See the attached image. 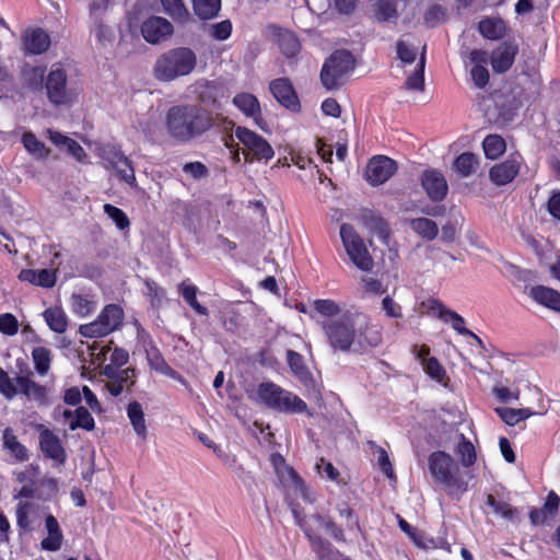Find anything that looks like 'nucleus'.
Instances as JSON below:
<instances>
[{
    "label": "nucleus",
    "instance_id": "18",
    "mask_svg": "<svg viewBox=\"0 0 560 560\" xmlns=\"http://www.w3.org/2000/svg\"><path fill=\"white\" fill-rule=\"evenodd\" d=\"M521 162L517 158H511L493 165L490 168L489 177L498 186L511 183L520 172Z\"/></svg>",
    "mask_w": 560,
    "mask_h": 560
},
{
    "label": "nucleus",
    "instance_id": "19",
    "mask_svg": "<svg viewBox=\"0 0 560 560\" xmlns=\"http://www.w3.org/2000/svg\"><path fill=\"white\" fill-rule=\"evenodd\" d=\"M105 160L124 182L130 186H136L135 168L131 161L122 152L109 151Z\"/></svg>",
    "mask_w": 560,
    "mask_h": 560
},
{
    "label": "nucleus",
    "instance_id": "8",
    "mask_svg": "<svg viewBox=\"0 0 560 560\" xmlns=\"http://www.w3.org/2000/svg\"><path fill=\"white\" fill-rule=\"evenodd\" d=\"M340 237L343 247L352 262L361 270L369 271L373 268V259L369 254L362 238L352 225L343 223L340 226Z\"/></svg>",
    "mask_w": 560,
    "mask_h": 560
},
{
    "label": "nucleus",
    "instance_id": "40",
    "mask_svg": "<svg viewBox=\"0 0 560 560\" xmlns=\"http://www.w3.org/2000/svg\"><path fill=\"white\" fill-rule=\"evenodd\" d=\"M364 224L371 232L376 234L382 241H384L385 243L388 242L390 230L387 222L383 218L374 214L364 215Z\"/></svg>",
    "mask_w": 560,
    "mask_h": 560
},
{
    "label": "nucleus",
    "instance_id": "37",
    "mask_svg": "<svg viewBox=\"0 0 560 560\" xmlns=\"http://www.w3.org/2000/svg\"><path fill=\"white\" fill-rule=\"evenodd\" d=\"M44 318L49 328L58 334L66 331L68 323L63 311L60 307H49L44 312Z\"/></svg>",
    "mask_w": 560,
    "mask_h": 560
},
{
    "label": "nucleus",
    "instance_id": "28",
    "mask_svg": "<svg viewBox=\"0 0 560 560\" xmlns=\"http://www.w3.org/2000/svg\"><path fill=\"white\" fill-rule=\"evenodd\" d=\"M481 35L488 39L497 40L505 35V23L501 19H485L478 25Z\"/></svg>",
    "mask_w": 560,
    "mask_h": 560
},
{
    "label": "nucleus",
    "instance_id": "54",
    "mask_svg": "<svg viewBox=\"0 0 560 560\" xmlns=\"http://www.w3.org/2000/svg\"><path fill=\"white\" fill-rule=\"evenodd\" d=\"M104 212L116 223L118 229L125 230L129 228L130 221L121 209L106 203L104 205Z\"/></svg>",
    "mask_w": 560,
    "mask_h": 560
},
{
    "label": "nucleus",
    "instance_id": "16",
    "mask_svg": "<svg viewBox=\"0 0 560 560\" xmlns=\"http://www.w3.org/2000/svg\"><path fill=\"white\" fill-rule=\"evenodd\" d=\"M421 185L432 201H441L447 195V183L444 175L436 170H425L421 174Z\"/></svg>",
    "mask_w": 560,
    "mask_h": 560
},
{
    "label": "nucleus",
    "instance_id": "34",
    "mask_svg": "<svg viewBox=\"0 0 560 560\" xmlns=\"http://www.w3.org/2000/svg\"><path fill=\"white\" fill-rule=\"evenodd\" d=\"M277 43L281 52L289 58L296 56L301 49L298 37L290 31L279 32Z\"/></svg>",
    "mask_w": 560,
    "mask_h": 560
},
{
    "label": "nucleus",
    "instance_id": "17",
    "mask_svg": "<svg viewBox=\"0 0 560 560\" xmlns=\"http://www.w3.org/2000/svg\"><path fill=\"white\" fill-rule=\"evenodd\" d=\"M38 429L40 430L39 448L43 454L58 464H63L66 462V451L60 439L43 424H39Z\"/></svg>",
    "mask_w": 560,
    "mask_h": 560
},
{
    "label": "nucleus",
    "instance_id": "24",
    "mask_svg": "<svg viewBox=\"0 0 560 560\" xmlns=\"http://www.w3.org/2000/svg\"><path fill=\"white\" fill-rule=\"evenodd\" d=\"M515 57V49L512 46L501 45L491 54V66L494 72L503 73L508 71Z\"/></svg>",
    "mask_w": 560,
    "mask_h": 560
},
{
    "label": "nucleus",
    "instance_id": "5",
    "mask_svg": "<svg viewBox=\"0 0 560 560\" xmlns=\"http://www.w3.org/2000/svg\"><path fill=\"white\" fill-rule=\"evenodd\" d=\"M197 65L196 54L187 47H177L162 54L155 61L153 74L156 80L171 82L188 75Z\"/></svg>",
    "mask_w": 560,
    "mask_h": 560
},
{
    "label": "nucleus",
    "instance_id": "38",
    "mask_svg": "<svg viewBox=\"0 0 560 560\" xmlns=\"http://www.w3.org/2000/svg\"><path fill=\"white\" fill-rule=\"evenodd\" d=\"M178 292L182 294L185 302L198 314L208 315L207 307L202 306L197 301V288L192 284H188L186 281H183L177 287Z\"/></svg>",
    "mask_w": 560,
    "mask_h": 560
},
{
    "label": "nucleus",
    "instance_id": "59",
    "mask_svg": "<svg viewBox=\"0 0 560 560\" xmlns=\"http://www.w3.org/2000/svg\"><path fill=\"white\" fill-rule=\"evenodd\" d=\"M287 360H288V363H289L292 372L295 375L302 376L305 374L306 368L303 364V358L300 353H298L293 350H288L287 351Z\"/></svg>",
    "mask_w": 560,
    "mask_h": 560
},
{
    "label": "nucleus",
    "instance_id": "44",
    "mask_svg": "<svg viewBox=\"0 0 560 560\" xmlns=\"http://www.w3.org/2000/svg\"><path fill=\"white\" fill-rule=\"evenodd\" d=\"M75 417L69 422L70 430H77L78 428L86 431H92L95 428V422L89 410L84 407H78L74 410Z\"/></svg>",
    "mask_w": 560,
    "mask_h": 560
},
{
    "label": "nucleus",
    "instance_id": "31",
    "mask_svg": "<svg viewBox=\"0 0 560 560\" xmlns=\"http://www.w3.org/2000/svg\"><path fill=\"white\" fill-rule=\"evenodd\" d=\"M425 50H427V45H423L417 67L413 71V73H411L407 78V81L405 83V86L408 90H416V91L424 90Z\"/></svg>",
    "mask_w": 560,
    "mask_h": 560
},
{
    "label": "nucleus",
    "instance_id": "57",
    "mask_svg": "<svg viewBox=\"0 0 560 560\" xmlns=\"http://www.w3.org/2000/svg\"><path fill=\"white\" fill-rule=\"evenodd\" d=\"M33 505L28 502H20L16 508V522L20 528L27 530L30 529L28 514L32 511Z\"/></svg>",
    "mask_w": 560,
    "mask_h": 560
},
{
    "label": "nucleus",
    "instance_id": "56",
    "mask_svg": "<svg viewBox=\"0 0 560 560\" xmlns=\"http://www.w3.org/2000/svg\"><path fill=\"white\" fill-rule=\"evenodd\" d=\"M313 305L324 316L334 317L340 313V306L332 300H316Z\"/></svg>",
    "mask_w": 560,
    "mask_h": 560
},
{
    "label": "nucleus",
    "instance_id": "27",
    "mask_svg": "<svg viewBox=\"0 0 560 560\" xmlns=\"http://www.w3.org/2000/svg\"><path fill=\"white\" fill-rule=\"evenodd\" d=\"M46 528L48 537L42 540V548L49 551H57L61 547L62 533L55 516L46 517Z\"/></svg>",
    "mask_w": 560,
    "mask_h": 560
},
{
    "label": "nucleus",
    "instance_id": "55",
    "mask_svg": "<svg viewBox=\"0 0 560 560\" xmlns=\"http://www.w3.org/2000/svg\"><path fill=\"white\" fill-rule=\"evenodd\" d=\"M396 49L398 58L404 63H412L416 60L417 49L412 44L406 40H398L396 44Z\"/></svg>",
    "mask_w": 560,
    "mask_h": 560
},
{
    "label": "nucleus",
    "instance_id": "2",
    "mask_svg": "<svg viewBox=\"0 0 560 560\" xmlns=\"http://www.w3.org/2000/svg\"><path fill=\"white\" fill-rule=\"evenodd\" d=\"M213 124L212 114L195 104L172 106L165 118L168 136L180 143L201 137L213 127Z\"/></svg>",
    "mask_w": 560,
    "mask_h": 560
},
{
    "label": "nucleus",
    "instance_id": "47",
    "mask_svg": "<svg viewBox=\"0 0 560 560\" xmlns=\"http://www.w3.org/2000/svg\"><path fill=\"white\" fill-rule=\"evenodd\" d=\"M487 504L493 509L495 514L509 521L514 520L517 514L515 508L504 501H498L492 494L487 495Z\"/></svg>",
    "mask_w": 560,
    "mask_h": 560
},
{
    "label": "nucleus",
    "instance_id": "1",
    "mask_svg": "<svg viewBox=\"0 0 560 560\" xmlns=\"http://www.w3.org/2000/svg\"><path fill=\"white\" fill-rule=\"evenodd\" d=\"M327 341L334 351H365L381 342L378 330L361 313L347 312L322 324Z\"/></svg>",
    "mask_w": 560,
    "mask_h": 560
},
{
    "label": "nucleus",
    "instance_id": "14",
    "mask_svg": "<svg viewBox=\"0 0 560 560\" xmlns=\"http://www.w3.org/2000/svg\"><path fill=\"white\" fill-rule=\"evenodd\" d=\"M174 32L172 23L162 16H150L141 25V34L150 44H159Z\"/></svg>",
    "mask_w": 560,
    "mask_h": 560
},
{
    "label": "nucleus",
    "instance_id": "9",
    "mask_svg": "<svg viewBox=\"0 0 560 560\" xmlns=\"http://www.w3.org/2000/svg\"><path fill=\"white\" fill-rule=\"evenodd\" d=\"M122 318V310L115 304H109L104 307L96 320L81 325L79 332L86 338L106 336L120 326Z\"/></svg>",
    "mask_w": 560,
    "mask_h": 560
},
{
    "label": "nucleus",
    "instance_id": "35",
    "mask_svg": "<svg viewBox=\"0 0 560 560\" xmlns=\"http://www.w3.org/2000/svg\"><path fill=\"white\" fill-rule=\"evenodd\" d=\"M279 472L284 483L289 485L294 490L299 491L304 500H311L307 487L305 486L303 479L292 467L284 466L283 470Z\"/></svg>",
    "mask_w": 560,
    "mask_h": 560
},
{
    "label": "nucleus",
    "instance_id": "46",
    "mask_svg": "<svg viewBox=\"0 0 560 560\" xmlns=\"http://www.w3.org/2000/svg\"><path fill=\"white\" fill-rule=\"evenodd\" d=\"M368 444L370 445V448L373 451V453L377 455V464L380 469L386 475L387 478H394V469L387 452L373 441H369Z\"/></svg>",
    "mask_w": 560,
    "mask_h": 560
},
{
    "label": "nucleus",
    "instance_id": "13",
    "mask_svg": "<svg viewBox=\"0 0 560 560\" xmlns=\"http://www.w3.org/2000/svg\"><path fill=\"white\" fill-rule=\"evenodd\" d=\"M45 86L47 96L52 104L62 105L69 102L67 75L58 65H55L48 73Z\"/></svg>",
    "mask_w": 560,
    "mask_h": 560
},
{
    "label": "nucleus",
    "instance_id": "26",
    "mask_svg": "<svg viewBox=\"0 0 560 560\" xmlns=\"http://www.w3.org/2000/svg\"><path fill=\"white\" fill-rule=\"evenodd\" d=\"M50 45V38L43 30H33L24 36L25 50L37 55L47 50Z\"/></svg>",
    "mask_w": 560,
    "mask_h": 560
},
{
    "label": "nucleus",
    "instance_id": "11",
    "mask_svg": "<svg viewBox=\"0 0 560 560\" xmlns=\"http://www.w3.org/2000/svg\"><path fill=\"white\" fill-rule=\"evenodd\" d=\"M112 0H93L89 4V15L92 22V32L101 45L105 46L114 40L113 30L105 24L104 16Z\"/></svg>",
    "mask_w": 560,
    "mask_h": 560
},
{
    "label": "nucleus",
    "instance_id": "58",
    "mask_svg": "<svg viewBox=\"0 0 560 560\" xmlns=\"http://www.w3.org/2000/svg\"><path fill=\"white\" fill-rule=\"evenodd\" d=\"M71 304L73 311L79 315H88L93 311V302L89 301L81 294H72Z\"/></svg>",
    "mask_w": 560,
    "mask_h": 560
},
{
    "label": "nucleus",
    "instance_id": "33",
    "mask_svg": "<svg viewBox=\"0 0 560 560\" xmlns=\"http://www.w3.org/2000/svg\"><path fill=\"white\" fill-rule=\"evenodd\" d=\"M128 418L139 438L145 440L147 438V427L144 420V413L141 405L138 401H132L128 405L127 408Z\"/></svg>",
    "mask_w": 560,
    "mask_h": 560
},
{
    "label": "nucleus",
    "instance_id": "49",
    "mask_svg": "<svg viewBox=\"0 0 560 560\" xmlns=\"http://www.w3.org/2000/svg\"><path fill=\"white\" fill-rule=\"evenodd\" d=\"M307 537L313 541L316 548V552L320 560H339L340 553L330 548L329 544L324 542L319 537L312 536L308 530L305 529Z\"/></svg>",
    "mask_w": 560,
    "mask_h": 560
},
{
    "label": "nucleus",
    "instance_id": "3",
    "mask_svg": "<svg viewBox=\"0 0 560 560\" xmlns=\"http://www.w3.org/2000/svg\"><path fill=\"white\" fill-rule=\"evenodd\" d=\"M18 371L9 375L0 368V393L7 399L22 396L28 401H36L39 405L47 404L48 388L34 380V372L25 361H16Z\"/></svg>",
    "mask_w": 560,
    "mask_h": 560
},
{
    "label": "nucleus",
    "instance_id": "25",
    "mask_svg": "<svg viewBox=\"0 0 560 560\" xmlns=\"http://www.w3.org/2000/svg\"><path fill=\"white\" fill-rule=\"evenodd\" d=\"M529 295L539 304L560 312V293L553 289L536 285L530 289Z\"/></svg>",
    "mask_w": 560,
    "mask_h": 560
},
{
    "label": "nucleus",
    "instance_id": "29",
    "mask_svg": "<svg viewBox=\"0 0 560 560\" xmlns=\"http://www.w3.org/2000/svg\"><path fill=\"white\" fill-rule=\"evenodd\" d=\"M409 224L413 232L427 241H433L439 234V226L431 219L416 218L411 219Z\"/></svg>",
    "mask_w": 560,
    "mask_h": 560
},
{
    "label": "nucleus",
    "instance_id": "7",
    "mask_svg": "<svg viewBox=\"0 0 560 560\" xmlns=\"http://www.w3.org/2000/svg\"><path fill=\"white\" fill-rule=\"evenodd\" d=\"M257 395L264 405L279 412L301 413L307 409L304 400L272 382L259 384Z\"/></svg>",
    "mask_w": 560,
    "mask_h": 560
},
{
    "label": "nucleus",
    "instance_id": "21",
    "mask_svg": "<svg viewBox=\"0 0 560 560\" xmlns=\"http://www.w3.org/2000/svg\"><path fill=\"white\" fill-rule=\"evenodd\" d=\"M19 279L34 285L52 288L56 283V271L49 269H23L19 273Z\"/></svg>",
    "mask_w": 560,
    "mask_h": 560
},
{
    "label": "nucleus",
    "instance_id": "43",
    "mask_svg": "<svg viewBox=\"0 0 560 560\" xmlns=\"http://www.w3.org/2000/svg\"><path fill=\"white\" fill-rule=\"evenodd\" d=\"M454 167L463 177H467L477 171V156L474 153L465 152L455 160Z\"/></svg>",
    "mask_w": 560,
    "mask_h": 560
},
{
    "label": "nucleus",
    "instance_id": "52",
    "mask_svg": "<svg viewBox=\"0 0 560 560\" xmlns=\"http://www.w3.org/2000/svg\"><path fill=\"white\" fill-rule=\"evenodd\" d=\"M376 19L380 22H388L397 19L396 5L389 0H378L376 3Z\"/></svg>",
    "mask_w": 560,
    "mask_h": 560
},
{
    "label": "nucleus",
    "instance_id": "4",
    "mask_svg": "<svg viewBox=\"0 0 560 560\" xmlns=\"http://www.w3.org/2000/svg\"><path fill=\"white\" fill-rule=\"evenodd\" d=\"M429 471L434 483L442 486L447 494L459 498L468 489L460 468L453 456L444 451H435L428 458Z\"/></svg>",
    "mask_w": 560,
    "mask_h": 560
},
{
    "label": "nucleus",
    "instance_id": "48",
    "mask_svg": "<svg viewBox=\"0 0 560 560\" xmlns=\"http://www.w3.org/2000/svg\"><path fill=\"white\" fill-rule=\"evenodd\" d=\"M312 522L318 528H324L327 533H329L336 540L345 541L343 532L339 528L336 523L327 517H324L319 514H315L312 516Z\"/></svg>",
    "mask_w": 560,
    "mask_h": 560
},
{
    "label": "nucleus",
    "instance_id": "50",
    "mask_svg": "<svg viewBox=\"0 0 560 560\" xmlns=\"http://www.w3.org/2000/svg\"><path fill=\"white\" fill-rule=\"evenodd\" d=\"M315 469L319 475L326 476L331 481H335L343 486L347 485V481L340 478L339 470L330 462H327L323 457L316 462Z\"/></svg>",
    "mask_w": 560,
    "mask_h": 560
},
{
    "label": "nucleus",
    "instance_id": "63",
    "mask_svg": "<svg viewBox=\"0 0 560 560\" xmlns=\"http://www.w3.org/2000/svg\"><path fill=\"white\" fill-rule=\"evenodd\" d=\"M183 171L187 174H190L195 178H201L208 174L206 165L201 162L186 163L183 167Z\"/></svg>",
    "mask_w": 560,
    "mask_h": 560
},
{
    "label": "nucleus",
    "instance_id": "53",
    "mask_svg": "<svg viewBox=\"0 0 560 560\" xmlns=\"http://www.w3.org/2000/svg\"><path fill=\"white\" fill-rule=\"evenodd\" d=\"M447 16V11L444 7L440 4H433L428 8L423 15V20L425 25L429 27H434L438 24L444 22Z\"/></svg>",
    "mask_w": 560,
    "mask_h": 560
},
{
    "label": "nucleus",
    "instance_id": "12",
    "mask_svg": "<svg viewBox=\"0 0 560 560\" xmlns=\"http://www.w3.org/2000/svg\"><path fill=\"white\" fill-rule=\"evenodd\" d=\"M397 171V163L385 155H377L370 160L365 168V178L373 185H382Z\"/></svg>",
    "mask_w": 560,
    "mask_h": 560
},
{
    "label": "nucleus",
    "instance_id": "60",
    "mask_svg": "<svg viewBox=\"0 0 560 560\" xmlns=\"http://www.w3.org/2000/svg\"><path fill=\"white\" fill-rule=\"evenodd\" d=\"M423 368L425 372L433 378L441 381L445 375V370L439 363L435 358L425 359L423 362Z\"/></svg>",
    "mask_w": 560,
    "mask_h": 560
},
{
    "label": "nucleus",
    "instance_id": "6",
    "mask_svg": "<svg viewBox=\"0 0 560 560\" xmlns=\"http://www.w3.org/2000/svg\"><path fill=\"white\" fill-rule=\"evenodd\" d=\"M355 68V58L347 49H337L325 60L320 70V82L328 90L342 86Z\"/></svg>",
    "mask_w": 560,
    "mask_h": 560
},
{
    "label": "nucleus",
    "instance_id": "20",
    "mask_svg": "<svg viewBox=\"0 0 560 560\" xmlns=\"http://www.w3.org/2000/svg\"><path fill=\"white\" fill-rule=\"evenodd\" d=\"M233 103L246 116L253 117L256 125L264 129L260 104L255 95L250 93L236 94L233 98Z\"/></svg>",
    "mask_w": 560,
    "mask_h": 560
},
{
    "label": "nucleus",
    "instance_id": "36",
    "mask_svg": "<svg viewBox=\"0 0 560 560\" xmlns=\"http://www.w3.org/2000/svg\"><path fill=\"white\" fill-rule=\"evenodd\" d=\"M147 358L150 366L153 370L162 374H165L170 377L180 380L179 374L166 363V361L164 360V358L156 348L149 349L147 351Z\"/></svg>",
    "mask_w": 560,
    "mask_h": 560
},
{
    "label": "nucleus",
    "instance_id": "42",
    "mask_svg": "<svg viewBox=\"0 0 560 560\" xmlns=\"http://www.w3.org/2000/svg\"><path fill=\"white\" fill-rule=\"evenodd\" d=\"M221 8V0H194V11L201 20L217 16Z\"/></svg>",
    "mask_w": 560,
    "mask_h": 560
},
{
    "label": "nucleus",
    "instance_id": "51",
    "mask_svg": "<svg viewBox=\"0 0 560 560\" xmlns=\"http://www.w3.org/2000/svg\"><path fill=\"white\" fill-rule=\"evenodd\" d=\"M514 115H515L514 110L510 109V108L500 110L499 102H495L494 107L492 109L488 108L486 112V116H487L488 120L498 126L506 125L508 122H510L513 119Z\"/></svg>",
    "mask_w": 560,
    "mask_h": 560
},
{
    "label": "nucleus",
    "instance_id": "39",
    "mask_svg": "<svg viewBox=\"0 0 560 560\" xmlns=\"http://www.w3.org/2000/svg\"><path fill=\"white\" fill-rule=\"evenodd\" d=\"M164 12L178 23L189 20V12L182 0H160Z\"/></svg>",
    "mask_w": 560,
    "mask_h": 560
},
{
    "label": "nucleus",
    "instance_id": "32",
    "mask_svg": "<svg viewBox=\"0 0 560 560\" xmlns=\"http://www.w3.org/2000/svg\"><path fill=\"white\" fill-rule=\"evenodd\" d=\"M454 451L459 457L463 467L468 468L477 460L476 448L474 444L464 436V434H459V441Z\"/></svg>",
    "mask_w": 560,
    "mask_h": 560
},
{
    "label": "nucleus",
    "instance_id": "62",
    "mask_svg": "<svg viewBox=\"0 0 560 560\" xmlns=\"http://www.w3.org/2000/svg\"><path fill=\"white\" fill-rule=\"evenodd\" d=\"M471 79L475 85L479 89H483L489 82V71L482 65H478V67H472L470 70Z\"/></svg>",
    "mask_w": 560,
    "mask_h": 560
},
{
    "label": "nucleus",
    "instance_id": "22",
    "mask_svg": "<svg viewBox=\"0 0 560 560\" xmlns=\"http://www.w3.org/2000/svg\"><path fill=\"white\" fill-rule=\"evenodd\" d=\"M431 311L436 312L438 317L441 318L442 320H444L445 323L451 322L452 327L459 335H463V336L472 335V331L467 329L464 326V323H465L464 318L459 314H457L456 312H454L452 310L446 308L444 305H442L438 301H434L432 303Z\"/></svg>",
    "mask_w": 560,
    "mask_h": 560
},
{
    "label": "nucleus",
    "instance_id": "64",
    "mask_svg": "<svg viewBox=\"0 0 560 560\" xmlns=\"http://www.w3.org/2000/svg\"><path fill=\"white\" fill-rule=\"evenodd\" d=\"M548 211L549 213L560 220V191L553 192V195L548 200Z\"/></svg>",
    "mask_w": 560,
    "mask_h": 560
},
{
    "label": "nucleus",
    "instance_id": "61",
    "mask_svg": "<svg viewBox=\"0 0 560 560\" xmlns=\"http://www.w3.org/2000/svg\"><path fill=\"white\" fill-rule=\"evenodd\" d=\"M18 329H19L18 320L12 314L5 313V314L0 315V331L1 332L5 334L8 336H12L18 332Z\"/></svg>",
    "mask_w": 560,
    "mask_h": 560
},
{
    "label": "nucleus",
    "instance_id": "15",
    "mask_svg": "<svg viewBox=\"0 0 560 560\" xmlns=\"http://www.w3.org/2000/svg\"><path fill=\"white\" fill-rule=\"evenodd\" d=\"M270 93L284 107L296 112L300 108L299 97L288 78L275 79L269 84Z\"/></svg>",
    "mask_w": 560,
    "mask_h": 560
},
{
    "label": "nucleus",
    "instance_id": "30",
    "mask_svg": "<svg viewBox=\"0 0 560 560\" xmlns=\"http://www.w3.org/2000/svg\"><path fill=\"white\" fill-rule=\"evenodd\" d=\"M32 360L34 369L39 376H46L50 371L51 351L46 347H35L32 350Z\"/></svg>",
    "mask_w": 560,
    "mask_h": 560
},
{
    "label": "nucleus",
    "instance_id": "41",
    "mask_svg": "<svg viewBox=\"0 0 560 560\" xmlns=\"http://www.w3.org/2000/svg\"><path fill=\"white\" fill-rule=\"evenodd\" d=\"M483 151L488 159L495 160L505 151V141L499 135H489L483 140Z\"/></svg>",
    "mask_w": 560,
    "mask_h": 560
},
{
    "label": "nucleus",
    "instance_id": "45",
    "mask_svg": "<svg viewBox=\"0 0 560 560\" xmlns=\"http://www.w3.org/2000/svg\"><path fill=\"white\" fill-rule=\"evenodd\" d=\"M24 148L33 155L38 158H47L49 150L46 149L45 144L39 141L36 136L32 132H25L22 137Z\"/></svg>",
    "mask_w": 560,
    "mask_h": 560
},
{
    "label": "nucleus",
    "instance_id": "10",
    "mask_svg": "<svg viewBox=\"0 0 560 560\" xmlns=\"http://www.w3.org/2000/svg\"><path fill=\"white\" fill-rule=\"evenodd\" d=\"M235 137L246 148L245 161L250 163L254 159L268 162L273 158V149L266 139L245 127H236Z\"/></svg>",
    "mask_w": 560,
    "mask_h": 560
},
{
    "label": "nucleus",
    "instance_id": "23",
    "mask_svg": "<svg viewBox=\"0 0 560 560\" xmlns=\"http://www.w3.org/2000/svg\"><path fill=\"white\" fill-rule=\"evenodd\" d=\"M3 448L18 462H26L30 458L27 448L19 442L11 428H5L2 432Z\"/></svg>",
    "mask_w": 560,
    "mask_h": 560
}]
</instances>
